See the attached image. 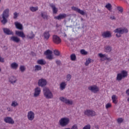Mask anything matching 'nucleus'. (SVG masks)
<instances>
[{
	"label": "nucleus",
	"mask_w": 129,
	"mask_h": 129,
	"mask_svg": "<svg viewBox=\"0 0 129 129\" xmlns=\"http://www.w3.org/2000/svg\"><path fill=\"white\" fill-rule=\"evenodd\" d=\"M50 33L49 31H45L43 33V39L45 40V41H48L49 38H50Z\"/></svg>",
	"instance_id": "15"
},
{
	"label": "nucleus",
	"mask_w": 129,
	"mask_h": 129,
	"mask_svg": "<svg viewBox=\"0 0 129 129\" xmlns=\"http://www.w3.org/2000/svg\"><path fill=\"white\" fill-rule=\"evenodd\" d=\"M17 78L14 76H12L9 78V81L12 84H15L17 82Z\"/></svg>",
	"instance_id": "16"
},
{
	"label": "nucleus",
	"mask_w": 129,
	"mask_h": 129,
	"mask_svg": "<svg viewBox=\"0 0 129 129\" xmlns=\"http://www.w3.org/2000/svg\"><path fill=\"white\" fill-rule=\"evenodd\" d=\"M114 33H118V34H121V35H123V34H126L128 33V30L125 28H118L114 30Z\"/></svg>",
	"instance_id": "4"
},
{
	"label": "nucleus",
	"mask_w": 129,
	"mask_h": 129,
	"mask_svg": "<svg viewBox=\"0 0 129 129\" xmlns=\"http://www.w3.org/2000/svg\"><path fill=\"white\" fill-rule=\"evenodd\" d=\"M98 56L100 57V58H104V57H106V54H103L102 53H99L98 54Z\"/></svg>",
	"instance_id": "47"
},
{
	"label": "nucleus",
	"mask_w": 129,
	"mask_h": 129,
	"mask_svg": "<svg viewBox=\"0 0 129 129\" xmlns=\"http://www.w3.org/2000/svg\"><path fill=\"white\" fill-rule=\"evenodd\" d=\"M16 35H17L19 37H21V38H23L26 37V35L24 33V32H23V31H16Z\"/></svg>",
	"instance_id": "19"
},
{
	"label": "nucleus",
	"mask_w": 129,
	"mask_h": 129,
	"mask_svg": "<svg viewBox=\"0 0 129 129\" xmlns=\"http://www.w3.org/2000/svg\"><path fill=\"white\" fill-rule=\"evenodd\" d=\"M72 10H73V11H75V12H77V13H78L79 14H80V15H82V16L85 15V12H84V11L80 10V9L77 7H72Z\"/></svg>",
	"instance_id": "10"
},
{
	"label": "nucleus",
	"mask_w": 129,
	"mask_h": 129,
	"mask_svg": "<svg viewBox=\"0 0 129 129\" xmlns=\"http://www.w3.org/2000/svg\"><path fill=\"white\" fill-rule=\"evenodd\" d=\"M102 37L103 38H110L111 37V34L109 31H106L102 34Z\"/></svg>",
	"instance_id": "18"
},
{
	"label": "nucleus",
	"mask_w": 129,
	"mask_h": 129,
	"mask_svg": "<svg viewBox=\"0 0 129 129\" xmlns=\"http://www.w3.org/2000/svg\"><path fill=\"white\" fill-rule=\"evenodd\" d=\"M53 52L51 51L50 49L46 50L44 53V54L46 55V59H48V60H52L53 59Z\"/></svg>",
	"instance_id": "5"
},
{
	"label": "nucleus",
	"mask_w": 129,
	"mask_h": 129,
	"mask_svg": "<svg viewBox=\"0 0 129 129\" xmlns=\"http://www.w3.org/2000/svg\"><path fill=\"white\" fill-rule=\"evenodd\" d=\"M3 30V32H4L5 34L6 35H13V34H14L13 31H11L9 28H4Z\"/></svg>",
	"instance_id": "17"
},
{
	"label": "nucleus",
	"mask_w": 129,
	"mask_h": 129,
	"mask_svg": "<svg viewBox=\"0 0 129 129\" xmlns=\"http://www.w3.org/2000/svg\"><path fill=\"white\" fill-rule=\"evenodd\" d=\"M41 16L44 20H48V15L45 12H41Z\"/></svg>",
	"instance_id": "27"
},
{
	"label": "nucleus",
	"mask_w": 129,
	"mask_h": 129,
	"mask_svg": "<svg viewBox=\"0 0 129 129\" xmlns=\"http://www.w3.org/2000/svg\"><path fill=\"white\" fill-rule=\"evenodd\" d=\"M37 64H39V65H45L46 64V61L43 59H39L37 60Z\"/></svg>",
	"instance_id": "26"
},
{
	"label": "nucleus",
	"mask_w": 129,
	"mask_h": 129,
	"mask_svg": "<svg viewBox=\"0 0 129 129\" xmlns=\"http://www.w3.org/2000/svg\"><path fill=\"white\" fill-rule=\"evenodd\" d=\"M26 38L27 39H30V40L32 39H34V38H35V34H34V33H33V31H32L31 33L28 34L26 36Z\"/></svg>",
	"instance_id": "22"
},
{
	"label": "nucleus",
	"mask_w": 129,
	"mask_h": 129,
	"mask_svg": "<svg viewBox=\"0 0 129 129\" xmlns=\"http://www.w3.org/2000/svg\"><path fill=\"white\" fill-rule=\"evenodd\" d=\"M120 74H121L123 78H125V77H127V72L125 71H122Z\"/></svg>",
	"instance_id": "29"
},
{
	"label": "nucleus",
	"mask_w": 129,
	"mask_h": 129,
	"mask_svg": "<svg viewBox=\"0 0 129 129\" xmlns=\"http://www.w3.org/2000/svg\"><path fill=\"white\" fill-rule=\"evenodd\" d=\"M94 127L96 129H99V126H98V125H95Z\"/></svg>",
	"instance_id": "55"
},
{
	"label": "nucleus",
	"mask_w": 129,
	"mask_h": 129,
	"mask_svg": "<svg viewBox=\"0 0 129 129\" xmlns=\"http://www.w3.org/2000/svg\"><path fill=\"white\" fill-rule=\"evenodd\" d=\"M91 62V58H88V59H86V62L85 63V65L86 66H88L89 63Z\"/></svg>",
	"instance_id": "33"
},
{
	"label": "nucleus",
	"mask_w": 129,
	"mask_h": 129,
	"mask_svg": "<svg viewBox=\"0 0 129 129\" xmlns=\"http://www.w3.org/2000/svg\"><path fill=\"white\" fill-rule=\"evenodd\" d=\"M127 101H128V102H129V97L127 98Z\"/></svg>",
	"instance_id": "60"
},
{
	"label": "nucleus",
	"mask_w": 129,
	"mask_h": 129,
	"mask_svg": "<svg viewBox=\"0 0 129 129\" xmlns=\"http://www.w3.org/2000/svg\"><path fill=\"white\" fill-rule=\"evenodd\" d=\"M64 37H67V35L66 34V33H64Z\"/></svg>",
	"instance_id": "59"
},
{
	"label": "nucleus",
	"mask_w": 129,
	"mask_h": 129,
	"mask_svg": "<svg viewBox=\"0 0 129 129\" xmlns=\"http://www.w3.org/2000/svg\"><path fill=\"white\" fill-rule=\"evenodd\" d=\"M67 28H68V29H69V28H70V29H71V30H73V27H72V25H71L70 26H67Z\"/></svg>",
	"instance_id": "54"
},
{
	"label": "nucleus",
	"mask_w": 129,
	"mask_h": 129,
	"mask_svg": "<svg viewBox=\"0 0 129 129\" xmlns=\"http://www.w3.org/2000/svg\"><path fill=\"white\" fill-rule=\"evenodd\" d=\"M67 18V14L65 13L60 14L58 16L54 17L55 20H58V21H60V20H63L64 19H66Z\"/></svg>",
	"instance_id": "11"
},
{
	"label": "nucleus",
	"mask_w": 129,
	"mask_h": 129,
	"mask_svg": "<svg viewBox=\"0 0 129 129\" xmlns=\"http://www.w3.org/2000/svg\"><path fill=\"white\" fill-rule=\"evenodd\" d=\"M65 129H71V128H65Z\"/></svg>",
	"instance_id": "64"
},
{
	"label": "nucleus",
	"mask_w": 129,
	"mask_h": 129,
	"mask_svg": "<svg viewBox=\"0 0 129 129\" xmlns=\"http://www.w3.org/2000/svg\"><path fill=\"white\" fill-rule=\"evenodd\" d=\"M9 13L10 9L8 8L5 10L2 14V18L3 19L1 21V23H2L3 25H6V24L8 23V18L10 16V15L9 14Z\"/></svg>",
	"instance_id": "1"
},
{
	"label": "nucleus",
	"mask_w": 129,
	"mask_h": 129,
	"mask_svg": "<svg viewBox=\"0 0 129 129\" xmlns=\"http://www.w3.org/2000/svg\"><path fill=\"white\" fill-rule=\"evenodd\" d=\"M88 89L90 91H91V92H93L94 93H97V92L99 91V88L96 85L91 86L88 87Z\"/></svg>",
	"instance_id": "6"
},
{
	"label": "nucleus",
	"mask_w": 129,
	"mask_h": 129,
	"mask_svg": "<svg viewBox=\"0 0 129 129\" xmlns=\"http://www.w3.org/2000/svg\"><path fill=\"white\" fill-rule=\"evenodd\" d=\"M81 21H83V18H81Z\"/></svg>",
	"instance_id": "62"
},
{
	"label": "nucleus",
	"mask_w": 129,
	"mask_h": 129,
	"mask_svg": "<svg viewBox=\"0 0 129 129\" xmlns=\"http://www.w3.org/2000/svg\"><path fill=\"white\" fill-rule=\"evenodd\" d=\"M4 121L6 123H10V124H14L15 123V121L11 117H6L4 119Z\"/></svg>",
	"instance_id": "12"
},
{
	"label": "nucleus",
	"mask_w": 129,
	"mask_h": 129,
	"mask_svg": "<svg viewBox=\"0 0 129 129\" xmlns=\"http://www.w3.org/2000/svg\"><path fill=\"white\" fill-rule=\"evenodd\" d=\"M8 111H13V110L11 109L10 107L7 108Z\"/></svg>",
	"instance_id": "57"
},
{
	"label": "nucleus",
	"mask_w": 129,
	"mask_h": 129,
	"mask_svg": "<svg viewBox=\"0 0 129 129\" xmlns=\"http://www.w3.org/2000/svg\"><path fill=\"white\" fill-rule=\"evenodd\" d=\"M27 117L29 120H33L35 118V113L32 111H30L28 113Z\"/></svg>",
	"instance_id": "13"
},
{
	"label": "nucleus",
	"mask_w": 129,
	"mask_h": 129,
	"mask_svg": "<svg viewBox=\"0 0 129 129\" xmlns=\"http://www.w3.org/2000/svg\"><path fill=\"white\" fill-rule=\"evenodd\" d=\"M71 78H72V76H71V75L70 74H68L67 75V79L66 80L67 81H70V80H71Z\"/></svg>",
	"instance_id": "41"
},
{
	"label": "nucleus",
	"mask_w": 129,
	"mask_h": 129,
	"mask_svg": "<svg viewBox=\"0 0 129 129\" xmlns=\"http://www.w3.org/2000/svg\"><path fill=\"white\" fill-rule=\"evenodd\" d=\"M112 49V48L111 47V46H106L105 48V51H106L107 53H109V52H111Z\"/></svg>",
	"instance_id": "30"
},
{
	"label": "nucleus",
	"mask_w": 129,
	"mask_h": 129,
	"mask_svg": "<svg viewBox=\"0 0 129 129\" xmlns=\"http://www.w3.org/2000/svg\"><path fill=\"white\" fill-rule=\"evenodd\" d=\"M70 121V120L69 119V118L64 117V118H61L59 120V122L61 126H66V125H68Z\"/></svg>",
	"instance_id": "3"
},
{
	"label": "nucleus",
	"mask_w": 129,
	"mask_h": 129,
	"mask_svg": "<svg viewBox=\"0 0 129 129\" xmlns=\"http://www.w3.org/2000/svg\"><path fill=\"white\" fill-rule=\"evenodd\" d=\"M110 19L111 20H112L113 21H115V20H116L115 17L113 15L111 16L110 17Z\"/></svg>",
	"instance_id": "51"
},
{
	"label": "nucleus",
	"mask_w": 129,
	"mask_h": 129,
	"mask_svg": "<svg viewBox=\"0 0 129 129\" xmlns=\"http://www.w3.org/2000/svg\"><path fill=\"white\" fill-rule=\"evenodd\" d=\"M40 70H42V67L40 65H36L35 66V69L34 71L35 72H37V71H40Z\"/></svg>",
	"instance_id": "28"
},
{
	"label": "nucleus",
	"mask_w": 129,
	"mask_h": 129,
	"mask_svg": "<svg viewBox=\"0 0 129 129\" xmlns=\"http://www.w3.org/2000/svg\"><path fill=\"white\" fill-rule=\"evenodd\" d=\"M84 114L87 115V116H95L96 113L95 111L92 110H86L84 111Z\"/></svg>",
	"instance_id": "7"
},
{
	"label": "nucleus",
	"mask_w": 129,
	"mask_h": 129,
	"mask_svg": "<svg viewBox=\"0 0 129 129\" xmlns=\"http://www.w3.org/2000/svg\"><path fill=\"white\" fill-rule=\"evenodd\" d=\"M0 62H1V63H4V62H5V58L0 56Z\"/></svg>",
	"instance_id": "53"
},
{
	"label": "nucleus",
	"mask_w": 129,
	"mask_h": 129,
	"mask_svg": "<svg viewBox=\"0 0 129 129\" xmlns=\"http://www.w3.org/2000/svg\"><path fill=\"white\" fill-rule=\"evenodd\" d=\"M53 52L55 56H60V51H59V50L56 49V50H54Z\"/></svg>",
	"instance_id": "40"
},
{
	"label": "nucleus",
	"mask_w": 129,
	"mask_h": 129,
	"mask_svg": "<svg viewBox=\"0 0 129 129\" xmlns=\"http://www.w3.org/2000/svg\"><path fill=\"white\" fill-rule=\"evenodd\" d=\"M126 94L129 96V89L126 91Z\"/></svg>",
	"instance_id": "56"
},
{
	"label": "nucleus",
	"mask_w": 129,
	"mask_h": 129,
	"mask_svg": "<svg viewBox=\"0 0 129 129\" xmlns=\"http://www.w3.org/2000/svg\"><path fill=\"white\" fill-rule=\"evenodd\" d=\"M55 62L57 65L60 66L61 64V61L60 60H56Z\"/></svg>",
	"instance_id": "50"
},
{
	"label": "nucleus",
	"mask_w": 129,
	"mask_h": 129,
	"mask_svg": "<svg viewBox=\"0 0 129 129\" xmlns=\"http://www.w3.org/2000/svg\"><path fill=\"white\" fill-rule=\"evenodd\" d=\"M115 36L117 38H120V37H121V33H117V34H116Z\"/></svg>",
	"instance_id": "52"
},
{
	"label": "nucleus",
	"mask_w": 129,
	"mask_h": 129,
	"mask_svg": "<svg viewBox=\"0 0 129 129\" xmlns=\"http://www.w3.org/2000/svg\"><path fill=\"white\" fill-rule=\"evenodd\" d=\"M111 4L108 3L105 6V8H106L108 10V11H111Z\"/></svg>",
	"instance_id": "36"
},
{
	"label": "nucleus",
	"mask_w": 129,
	"mask_h": 129,
	"mask_svg": "<svg viewBox=\"0 0 129 129\" xmlns=\"http://www.w3.org/2000/svg\"><path fill=\"white\" fill-rule=\"evenodd\" d=\"M65 103L66 104H69V105H72V104H73V101H70V100L67 99Z\"/></svg>",
	"instance_id": "34"
},
{
	"label": "nucleus",
	"mask_w": 129,
	"mask_h": 129,
	"mask_svg": "<svg viewBox=\"0 0 129 129\" xmlns=\"http://www.w3.org/2000/svg\"><path fill=\"white\" fill-rule=\"evenodd\" d=\"M41 93V88L39 87H36L34 90V97H38L40 95Z\"/></svg>",
	"instance_id": "14"
},
{
	"label": "nucleus",
	"mask_w": 129,
	"mask_h": 129,
	"mask_svg": "<svg viewBox=\"0 0 129 129\" xmlns=\"http://www.w3.org/2000/svg\"><path fill=\"white\" fill-rule=\"evenodd\" d=\"M0 72H2V69L0 68Z\"/></svg>",
	"instance_id": "61"
},
{
	"label": "nucleus",
	"mask_w": 129,
	"mask_h": 129,
	"mask_svg": "<svg viewBox=\"0 0 129 129\" xmlns=\"http://www.w3.org/2000/svg\"><path fill=\"white\" fill-rule=\"evenodd\" d=\"M59 100L60 101H62V102H64L66 103V100H67V98H65L64 97H60L59 98Z\"/></svg>",
	"instance_id": "42"
},
{
	"label": "nucleus",
	"mask_w": 129,
	"mask_h": 129,
	"mask_svg": "<svg viewBox=\"0 0 129 129\" xmlns=\"http://www.w3.org/2000/svg\"><path fill=\"white\" fill-rule=\"evenodd\" d=\"M109 58H107V57L106 58V60H109Z\"/></svg>",
	"instance_id": "63"
},
{
	"label": "nucleus",
	"mask_w": 129,
	"mask_h": 129,
	"mask_svg": "<svg viewBox=\"0 0 129 129\" xmlns=\"http://www.w3.org/2000/svg\"><path fill=\"white\" fill-rule=\"evenodd\" d=\"M52 41L55 44H60L61 43V38L59 36L56 35L52 36Z\"/></svg>",
	"instance_id": "9"
},
{
	"label": "nucleus",
	"mask_w": 129,
	"mask_h": 129,
	"mask_svg": "<svg viewBox=\"0 0 129 129\" xmlns=\"http://www.w3.org/2000/svg\"><path fill=\"white\" fill-rule=\"evenodd\" d=\"M122 78L123 77H122V75H121V74H118L117 76L116 79L117 80L120 81V80L122 79Z\"/></svg>",
	"instance_id": "35"
},
{
	"label": "nucleus",
	"mask_w": 129,
	"mask_h": 129,
	"mask_svg": "<svg viewBox=\"0 0 129 129\" xmlns=\"http://www.w3.org/2000/svg\"><path fill=\"white\" fill-rule=\"evenodd\" d=\"M112 100L113 102V103H115V104H116L117 103V102H116V96L115 95H113L112 96Z\"/></svg>",
	"instance_id": "32"
},
{
	"label": "nucleus",
	"mask_w": 129,
	"mask_h": 129,
	"mask_svg": "<svg viewBox=\"0 0 129 129\" xmlns=\"http://www.w3.org/2000/svg\"><path fill=\"white\" fill-rule=\"evenodd\" d=\"M43 94L45 98H47V99H50L51 98H53V93H52V92L50 91L49 88L45 87L43 88Z\"/></svg>",
	"instance_id": "2"
},
{
	"label": "nucleus",
	"mask_w": 129,
	"mask_h": 129,
	"mask_svg": "<svg viewBox=\"0 0 129 129\" xmlns=\"http://www.w3.org/2000/svg\"><path fill=\"white\" fill-rule=\"evenodd\" d=\"M20 70L21 72H25L26 71V68L24 66H21L20 67Z\"/></svg>",
	"instance_id": "39"
},
{
	"label": "nucleus",
	"mask_w": 129,
	"mask_h": 129,
	"mask_svg": "<svg viewBox=\"0 0 129 129\" xmlns=\"http://www.w3.org/2000/svg\"><path fill=\"white\" fill-rule=\"evenodd\" d=\"M18 105H19L18 102L15 101H13L11 104V106H13V107H16V106H18Z\"/></svg>",
	"instance_id": "38"
},
{
	"label": "nucleus",
	"mask_w": 129,
	"mask_h": 129,
	"mask_svg": "<svg viewBox=\"0 0 129 129\" xmlns=\"http://www.w3.org/2000/svg\"><path fill=\"white\" fill-rule=\"evenodd\" d=\"M50 7L51 9H52L53 13L54 14H57V12H58V9L56 8L54 4H50Z\"/></svg>",
	"instance_id": "23"
},
{
	"label": "nucleus",
	"mask_w": 129,
	"mask_h": 129,
	"mask_svg": "<svg viewBox=\"0 0 129 129\" xmlns=\"http://www.w3.org/2000/svg\"><path fill=\"white\" fill-rule=\"evenodd\" d=\"M111 107V104L110 103H107L106 105V109L109 108Z\"/></svg>",
	"instance_id": "49"
},
{
	"label": "nucleus",
	"mask_w": 129,
	"mask_h": 129,
	"mask_svg": "<svg viewBox=\"0 0 129 129\" xmlns=\"http://www.w3.org/2000/svg\"><path fill=\"white\" fill-rule=\"evenodd\" d=\"M11 67L12 69H17L19 67V64L17 62H13L11 64Z\"/></svg>",
	"instance_id": "25"
},
{
	"label": "nucleus",
	"mask_w": 129,
	"mask_h": 129,
	"mask_svg": "<svg viewBox=\"0 0 129 129\" xmlns=\"http://www.w3.org/2000/svg\"><path fill=\"white\" fill-rule=\"evenodd\" d=\"M66 85H67V84H66V83H65L64 82H62L60 84V90H64V89L66 88Z\"/></svg>",
	"instance_id": "24"
},
{
	"label": "nucleus",
	"mask_w": 129,
	"mask_h": 129,
	"mask_svg": "<svg viewBox=\"0 0 129 129\" xmlns=\"http://www.w3.org/2000/svg\"><path fill=\"white\" fill-rule=\"evenodd\" d=\"M118 123H121L123 121V119L122 118H118L117 120Z\"/></svg>",
	"instance_id": "46"
},
{
	"label": "nucleus",
	"mask_w": 129,
	"mask_h": 129,
	"mask_svg": "<svg viewBox=\"0 0 129 129\" xmlns=\"http://www.w3.org/2000/svg\"><path fill=\"white\" fill-rule=\"evenodd\" d=\"M19 16V14L18 13H17V12H15L14 13V17H13V19H14L15 20H16V19H17L18 18Z\"/></svg>",
	"instance_id": "45"
},
{
	"label": "nucleus",
	"mask_w": 129,
	"mask_h": 129,
	"mask_svg": "<svg viewBox=\"0 0 129 129\" xmlns=\"http://www.w3.org/2000/svg\"><path fill=\"white\" fill-rule=\"evenodd\" d=\"M11 41H13V42H15V43H19L21 41L20 38H19L18 37L16 36H12L11 37Z\"/></svg>",
	"instance_id": "21"
},
{
	"label": "nucleus",
	"mask_w": 129,
	"mask_h": 129,
	"mask_svg": "<svg viewBox=\"0 0 129 129\" xmlns=\"http://www.w3.org/2000/svg\"><path fill=\"white\" fill-rule=\"evenodd\" d=\"M30 10L33 12H37V11H38V7H31L30 8Z\"/></svg>",
	"instance_id": "37"
},
{
	"label": "nucleus",
	"mask_w": 129,
	"mask_h": 129,
	"mask_svg": "<svg viewBox=\"0 0 129 129\" xmlns=\"http://www.w3.org/2000/svg\"><path fill=\"white\" fill-rule=\"evenodd\" d=\"M117 10H118L120 13H122V12H123V8H122L121 7H117Z\"/></svg>",
	"instance_id": "43"
},
{
	"label": "nucleus",
	"mask_w": 129,
	"mask_h": 129,
	"mask_svg": "<svg viewBox=\"0 0 129 129\" xmlns=\"http://www.w3.org/2000/svg\"><path fill=\"white\" fill-rule=\"evenodd\" d=\"M15 25L16 26V29H18V30H23V25L18 22H15Z\"/></svg>",
	"instance_id": "20"
},
{
	"label": "nucleus",
	"mask_w": 129,
	"mask_h": 129,
	"mask_svg": "<svg viewBox=\"0 0 129 129\" xmlns=\"http://www.w3.org/2000/svg\"><path fill=\"white\" fill-rule=\"evenodd\" d=\"M71 60L72 61H76V55L74 53H73L71 55Z\"/></svg>",
	"instance_id": "31"
},
{
	"label": "nucleus",
	"mask_w": 129,
	"mask_h": 129,
	"mask_svg": "<svg viewBox=\"0 0 129 129\" xmlns=\"http://www.w3.org/2000/svg\"><path fill=\"white\" fill-rule=\"evenodd\" d=\"M4 48L5 49V50H7L8 49V47L7 46H4Z\"/></svg>",
	"instance_id": "58"
},
{
	"label": "nucleus",
	"mask_w": 129,
	"mask_h": 129,
	"mask_svg": "<svg viewBox=\"0 0 129 129\" xmlns=\"http://www.w3.org/2000/svg\"><path fill=\"white\" fill-rule=\"evenodd\" d=\"M38 85L40 87H45L47 85V81L44 79H41L38 80Z\"/></svg>",
	"instance_id": "8"
},
{
	"label": "nucleus",
	"mask_w": 129,
	"mask_h": 129,
	"mask_svg": "<svg viewBox=\"0 0 129 129\" xmlns=\"http://www.w3.org/2000/svg\"><path fill=\"white\" fill-rule=\"evenodd\" d=\"M81 54H82V55H87V51H85L84 49H82L80 51Z\"/></svg>",
	"instance_id": "44"
},
{
	"label": "nucleus",
	"mask_w": 129,
	"mask_h": 129,
	"mask_svg": "<svg viewBox=\"0 0 129 129\" xmlns=\"http://www.w3.org/2000/svg\"><path fill=\"white\" fill-rule=\"evenodd\" d=\"M71 129H78V126H77V124H74L72 126Z\"/></svg>",
	"instance_id": "48"
}]
</instances>
